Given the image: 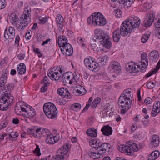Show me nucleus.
<instances>
[{
	"instance_id": "1",
	"label": "nucleus",
	"mask_w": 160,
	"mask_h": 160,
	"mask_svg": "<svg viewBox=\"0 0 160 160\" xmlns=\"http://www.w3.org/2000/svg\"><path fill=\"white\" fill-rule=\"evenodd\" d=\"M140 19L135 16L131 17L129 19H126L122 24L120 28H118L113 32L114 41L118 42L121 36L126 37L128 34L134 31V29L139 27L140 24Z\"/></svg>"
},
{
	"instance_id": "2",
	"label": "nucleus",
	"mask_w": 160,
	"mask_h": 160,
	"mask_svg": "<svg viewBox=\"0 0 160 160\" xmlns=\"http://www.w3.org/2000/svg\"><path fill=\"white\" fill-rule=\"evenodd\" d=\"M19 103L21 104L19 106H16L15 108L17 114L21 115L24 114L25 117L30 118H32L35 115V111L32 107L24 102H20Z\"/></svg>"
},
{
	"instance_id": "3",
	"label": "nucleus",
	"mask_w": 160,
	"mask_h": 160,
	"mask_svg": "<svg viewBox=\"0 0 160 160\" xmlns=\"http://www.w3.org/2000/svg\"><path fill=\"white\" fill-rule=\"evenodd\" d=\"M31 9L30 7H27L25 8L21 18L22 21L21 20L18 21L17 25L14 26L18 31L24 29L31 22Z\"/></svg>"
},
{
	"instance_id": "4",
	"label": "nucleus",
	"mask_w": 160,
	"mask_h": 160,
	"mask_svg": "<svg viewBox=\"0 0 160 160\" xmlns=\"http://www.w3.org/2000/svg\"><path fill=\"white\" fill-rule=\"evenodd\" d=\"M126 144V145L122 144L119 145L118 149L121 152L127 153L129 155H133L134 151H137L142 147L140 144H138L132 142H127Z\"/></svg>"
},
{
	"instance_id": "5",
	"label": "nucleus",
	"mask_w": 160,
	"mask_h": 160,
	"mask_svg": "<svg viewBox=\"0 0 160 160\" xmlns=\"http://www.w3.org/2000/svg\"><path fill=\"white\" fill-rule=\"evenodd\" d=\"M87 23L91 25L102 26L107 23V20L101 13L95 12L87 19Z\"/></svg>"
},
{
	"instance_id": "6",
	"label": "nucleus",
	"mask_w": 160,
	"mask_h": 160,
	"mask_svg": "<svg viewBox=\"0 0 160 160\" xmlns=\"http://www.w3.org/2000/svg\"><path fill=\"white\" fill-rule=\"evenodd\" d=\"M13 97L10 93L2 94L0 98V110L6 111L13 103Z\"/></svg>"
},
{
	"instance_id": "7",
	"label": "nucleus",
	"mask_w": 160,
	"mask_h": 160,
	"mask_svg": "<svg viewBox=\"0 0 160 160\" xmlns=\"http://www.w3.org/2000/svg\"><path fill=\"white\" fill-rule=\"evenodd\" d=\"M44 112L49 118L53 119L57 116L58 110L55 105L51 102L45 103L43 106Z\"/></svg>"
},
{
	"instance_id": "8",
	"label": "nucleus",
	"mask_w": 160,
	"mask_h": 160,
	"mask_svg": "<svg viewBox=\"0 0 160 160\" xmlns=\"http://www.w3.org/2000/svg\"><path fill=\"white\" fill-rule=\"evenodd\" d=\"M63 72H64V68L62 66H59L49 69L48 75L52 80H58L60 78L62 73Z\"/></svg>"
},
{
	"instance_id": "9",
	"label": "nucleus",
	"mask_w": 160,
	"mask_h": 160,
	"mask_svg": "<svg viewBox=\"0 0 160 160\" xmlns=\"http://www.w3.org/2000/svg\"><path fill=\"white\" fill-rule=\"evenodd\" d=\"M84 63L85 66L90 70L95 72L98 70V69L99 66V64L94 61V59L91 57L85 59Z\"/></svg>"
},
{
	"instance_id": "10",
	"label": "nucleus",
	"mask_w": 160,
	"mask_h": 160,
	"mask_svg": "<svg viewBox=\"0 0 160 160\" xmlns=\"http://www.w3.org/2000/svg\"><path fill=\"white\" fill-rule=\"evenodd\" d=\"M68 145H63L61 148L58 150V154L54 156L52 158L53 160H63L66 158L68 150Z\"/></svg>"
},
{
	"instance_id": "11",
	"label": "nucleus",
	"mask_w": 160,
	"mask_h": 160,
	"mask_svg": "<svg viewBox=\"0 0 160 160\" xmlns=\"http://www.w3.org/2000/svg\"><path fill=\"white\" fill-rule=\"evenodd\" d=\"M77 76L74 75L72 72H68L64 73L62 76V81L65 84L69 83L72 84L73 82H76L78 80Z\"/></svg>"
},
{
	"instance_id": "12",
	"label": "nucleus",
	"mask_w": 160,
	"mask_h": 160,
	"mask_svg": "<svg viewBox=\"0 0 160 160\" xmlns=\"http://www.w3.org/2000/svg\"><path fill=\"white\" fill-rule=\"evenodd\" d=\"M131 104V99H127L123 96H120L118 100V104L119 107H125L126 109H129Z\"/></svg>"
},
{
	"instance_id": "13",
	"label": "nucleus",
	"mask_w": 160,
	"mask_h": 160,
	"mask_svg": "<svg viewBox=\"0 0 160 160\" xmlns=\"http://www.w3.org/2000/svg\"><path fill=\"white\" fill-rule=\"evenodd\" d=\"M15 36V30L14 28L10 27L8 29L7 28L5 30L4 39L5 40L8 39V41L11 42Z\"/></svg>"
},
{
	"instance_id": "14",
	"label": "nucleus",
	"mask_w": 160,
	"mask_h": 160,
	"mask_svg": "<svg viewBox=\"0 0 160 160\" xmlns=\"http://www.w3.org/2000/svg\"><path fill=\"white\" fill-rule=\"evenodd\" d=\"M108 68L111 71L117 74H119L121 70V67L120 63L115 61L110 62Z\"/></svg>"
},
{
	"instance_id": "15",
	"label": "nucleus",
	"mask_w": 160,
	"mask_h": 160,
	"mask_svg": "<svg viewBox=\"0 0 160 160\" xmlns=\"http://www.w3.org/2000/svg\"><path fill=\"white\" fill-rule=\"evenodd\" d=\"M94 37L98 40L99 42L102 39L105 38L109 36L108 33L102 29L97 28L94 31Z\"/></svg>"
},
{
	"instance_id": "16",
	"label": "nucleus",
	"mask_w": 160,
	"mask_h": 160,
	"mask_svg": "<svg viewBox=\"0 0 160 160\" xmlns=\"http://www.w3.org/2000/svg\"><path fill=\"white\" fill-rule=\"evenodd\" d=\"M141 72H144L146 71L148 65V56L146 52H144L142 53L141 55Z\"/></svg>"
},
{
	"instance_id": "17",
	"label": "nucleus",
	"mask_w": 160,
	"mask_h": 160,
	"mask_svg": "<svg viewBox=\"0 0 160 160\" xmlns=\"http://www.w3.org/2000/svg\"><path fill=\"white\" fill-rule=\"evenodd\" d=\"M60 49L62 52L63 54L65 53L66 55L67 56L72 55L73 53V48L71 44L68 43L62 47Z\"/></svg>"
},
{
	"instance_id": "18",
	"label": "nucleus",
	"mask_w": 160,
	"mask_h": 160,
	"mask_svg": "<svg viewBox=\"0 0 160 160\" xmlns=\"http://www.w3.org/2000/svg\"><path fill=\"white\" fill-rule=\"evenodd\" d=\"M110 146L108 143H104L101 144L100 143L98 147H93V148L96 150H98L100 152H102V154L106 152L109 151Z\"/></svg>"
},
{
	"instance_id": "19",
	"label": "nucleus",
	"mask_w": 160,
	"mask_h": 160,
	"mask_svg": "<svg viewBox=\"0 0 160 160\" xmlns=\"http://www.w3.org/2000/svg\"><path fill=\"white\" fill-rule=\"evenodd\" d=\"M58 93L61 96L66 98H70V94L66 88H61L57 90Z\"/></svg>"
},
{
	"instance_id": "20",
	"label": "nucleus",
	"mask_w": 160,
	"mask_h": 160,
	"mask_svg": "<svg viewBox=\"0 0 160 160\" xmlns=\"http://www.w3.org/2000/svg\"><path fill=\"white\" fill-rule=\"evenodd\" d=\"M105 38L99 42L100 44L106 48L110 49L112 46V43L109 36Z\"/></svg>"
},
{
	"instance_id": "21",
	"label": "nucleus",
	"mask_w": 160,
	"mask_h": 160,
	"mask_svg": "<svg viewBox=\"0 0 160 160\" xmlns=\"http://www.w3.org/2000/svg\"><path fill=\"white\" fill-rule=\"evenodd\" d=\"M160 112V102L159 101H156L154 104L153 108L151 112V115L154 117Z\"/></svg>"
},
{
	"instance_id": "22",
	"label": "nucleus",
	"mask_w": 160,
	"mask_h": 160,
	"mask_svg": "<svg viewBox=\"0 0 160 160\" xmlns=\"http://www.w3.org/2000/svg\"><path fill=\"white\" fill-rule=\"evenodd\" d=\"M56 23L58 28L59 30L61 31L63 26V18L62 15L60 14H58L56 18Z\"/></svg>"
},
{
	"instance_id": "23",
	"label": "nucleus",
	"mask_w": 160,
	"mask_h": 160,
	"mask_svg": "<svg viewBox=\"0 0 160 160\" xmlns=\"http://www.w3.org/2000/svg\"><path fill=\"white\" fill-rule=\"evenodd\" d=\"M154 18L153 14L150 13L149 15L146 16L143 21L144 26L148 27L150 26L152 23Z\"/></svg>"
},
{
	"instance_id": "24",
	"label": "nucleus",
	"mask_w": 160,
	"mask_h": 160,
	"mask_svg": "<svg viewBox=\"0 0 160 160\" xmlns=\"http://www.w3.org/2000/svg\"><path fill=\"white\" fill-rule=\"evenodd\" d=\"M51 133L50 131L47 128H39L38 130V134L39 136L41 137L43 136L46 138Z\"/></svg>"
},
{
	"instance_id": "25",
	"label": "nucleus",
	"mask_w": 160,
	"mask_h": 160,
	"mask_svg": "<svg viewBox=\"0 0 160 160\" xmlns=\"http://www.w3.org/2000/svg\"><path fill=\"white\" fill-rule=\"evenodd\" d=\"M159 143V138L156 135H153L151 138L150 146L152 148L157 147Z\"/></svg>"
},
{
	"instance_id": "26",
	"label": "nucleus",
	"mask_w": 160,
	"mask_h": 160,
	"mask_svg": "<svg viewBox=\"0 0 160 160\" xmlns=\"http://www.w3.org/2000/svg\"><path fill=\"white\" fill-rule=\"evenodd\" d=\"M103 134L105 136H108L112 134V127L108 125L103 126L101 129Z\"/></svg>"
},
{
	"instance_id": "27",
	"label": "nucleus",
	"mask_w": 160,
	"mask_h": 160,
	"mask_svg": "<svg viewBox=\"0 0 160 160\" xmlns=\"http://www.w3.org/2000/svg\"><path fill=\"white\" fill-rule=\"evenodd\" d=\"M149 58L152 62H156L159 58L158 52L155 50L151 52L149 54Z\"/></svg>"
},
{
	"instance_id": "28",
	"label": "nucleus",
	"mask_w": 160,
	"mask_h": 160,
	"mask_svg": "<svg viewBox=\"0 0 160 160\" xmlns=\"http://www.w3.org/2000/svg\"><path fill=\"white\" fill-rule=\"evenodd\" d=\"M9 20L10 22L14 26L17 25V23L19 20L18 16L14 13H12L9 17Z\"/></svg>"
},
{
	"instance_id": "29",
	"label": "nucleus",
	"mask_w": 160,
	"mask_h": 160,
	"mask_svg": "<svg viewBox=\"0 0 160 160\" xmlns=\"http://www.w3.org/2000/svg\"><path fill=\"white\" fill-rule=\"evenodd\" d=\"M58 42L59 47L60 48L68 43V39L66 37L60 36L58 37Z\"/></svg>"
},
{
	"instance_id": "30",
	"label": "nucleus",
	"mask_w": 160,
	"mask_h": 160,
	"mask_svg": "<svg viewBox=\"0 0 160 160\" xmlns=\"http://www.w3.org/2000/svg\"><path fill=\"white\" fill-rule=\"evenodd\" d=\"M55 138H56V136H54L51 133L50 135H49L46 137L45 141L46 143L48 144H53L58 141V139H55Z\"/></svg>"
},
{
	"instance_id": "31",
	"label": "nucleus",
	"mask_w": 160,
	"mask_h": 160,
	"mask_svg": "<svg viewBox=\"0 0 160 160\" xmlns=\"http://www.w3.org/2000/svg\"><path fill=\"white\" fill-rule=\"evenodd\" d=\"M94 150L89 151L88 152V154L91 158L93 159L98 158H100V156L102 154V152H100L98 151H95V152H93Z\"/></svg>"
},
{
	"instance_id": "32",
	"label": "nucleus",
	"mask_w": 160,
	"mask_h": 160,
	"mask_svg": "<svg viewBox=\"0 0 160 160\" xmlns=\"http://www.w3.org/2000/svg\"><path fill=\"white\" fill-rule=\"evenodd\" d=\"M38 128H37L36 127H32L28 129L27 131L29 134L33 135V136L35 137L39 138L40 136H39L38 134Z\"/></svg>"
},
{
	"instance_id": "33",
	"label": "nucleus",
	"mask_w": 160,
	"mask_h": 160,
	"mask_svg": "<svg viewBox=\"0 0 160 160\" xmlns=\"http://www.w3.org/2000/svg\"><path fill=\"white\" fill-rule=\"evenodd\" d=\"M17 71L18 74L22 75L24 74L26 71V67L23 63H20L17 67Z\"/></svg>"
},
{
	"instance_id": "34",
	"label": "nucleus",
	"mask_w": 160,
	"mask_h": 160,
	"mask_svg": "<svg viewBox=\"0 0 160 160\" xmlns=\"http://www.w3.org/2000/svg\"><path fill=\"white\" fill-rule=\"evenodd\" d=\"M159 152L157 150L153 151L148 156V160H154L157 159L159 155Z\"/></svg>"
},
{
	"instance_id": "35",
	"label": "nucleus",
	"mask_w": 160,
	"mask_h": 160,
	"mask_svg": "<svg viewBox=\"0 0 160 160\" xmlns=\"http://www.w3.org/2000/svg\"><path fill=\"white\" fill-rule=\"evenodd\" d=\"M133 0H118V2L120 4H123L124 6L127 7H130L133 2Z\"/></svg>"
},
{
	"instance_id": "36",
	"label": "nucleus",
	"mask_w": 160,
	"mask_h": 160,
	"mask_svg": "<svg viewBox=\"0 0 160 160\" xmlns=\"http://www.w3.org/2000/svg\"><path fill=\"white\" fill-rule=\"evenodd\" d=\"M86 133L88 136L92 137H96L97 135V130L93 128L88 129Z\"/></svg>"
},
{
	"instance_id": "37",
	"label": "nucleus",
	"mask_w": 160,
	"mask_h": 160,
	"mask_svg": "<svg viewBox=\"0 0 160 160\" xmlns=\"http://www.w3.org/2000/svg\"><path fill=\"white\" fill-rule=\"evenodd\" d=\"M130 90L131 89L128 88L124 90L122 92L120 96H123L124 98H125L129 99H131L130 97H131V94H130Z\"/></svg>"
},
{
	"instance_id": "38",
	"label": "nucleus",
	"mask_w": 160,
	"mask_h": 160,
	"mask_svg": "<svg viewBox=\"0 0 160 160\" xmlns=\"http://www.w3.org/2000/svg\"><path fill=\"white\" fill-rule=\"evenodd\" d=\"M14 87V84L12 83H10L4 86L3 87L2 90L5 91V92H9L12 90L13 89Z\"/></svg>"
},
{
	"instance_id": "39",
	"label": "nucleus",
	"mask_w": 160,
	"mask_h": 160,
	"mask_svg": "<svg viewBox=\"0 0 160 160\" xmlns=\"http://www.w3.org/2000/svg\"><path fill=\"white\" fill-rule=\"evenodd\" d=\"M127 70L130 73H134L138 72L139 70L134 65H128V67H127Z\"/></svg>"
},
{
	"instance_id": "40",
	"label": "nucleus",
	"mask_w": 160,
	"mask_h": 160,
	"mask_svg": "<svg viewBox=\"0 0 160 160\" xmlns=\"http://www.w3.org/2000/svg\"><path fill=\"white\" fill-rule=\"evenodd\" d=\"M108 57L105 55L104 56L99 57L98 59V62L100 63L101 65H105L107 60Z\"/></svg>"
},
{
	"instance_id": "41",
	"label": "nucleus",
	"mask_w": 160,
	"mask_h": 160,
	"mask_svg": "<svg viewBox=\"0 0 160 160\" xmlns=\"http://www.w3.org/2000/svg\"><path fill=\"white\" fill-rule=\"evenodd\" d=\"M101 101V98L98 97L96 98L91 104V107L92 108H96L98 104Z\"/></svg>"
},
{
	"instance_id": "42",
	"label": "nucleus",
	"mask_w": 160,
	"mask_h": 160,
	"mask_svg": "<svg viewBox=\"0 0 160 160\" xmlns=\"http://www.w3.org/2000/svg\"><path fill=\"white\" fill-rule=\"evenodd\" d=\"M89 145H95V146L93 147H98L100 144L99 141L98 140H97L96 139H92L89 141Z\"/></svg>"
},
{
	"instance_id": "43",
	"label": "nucleus",
	"mask_w": 160,
	"mask_h": 160,
	"mask_svg": "<svg viewBox=\"0 0 160 160\" xmlns=\"http://www.w3.org/2000/svg\"><path fill=\"white\" fill-rule=\"evenodd\" d=\"M18 136V132H11V133L8 135L7 138L10 140H12L14 138H17Z\"/></svg>"
},
{
	"instance_id": "44",
	"label": "nucleus",
	"mask_w": 160,
	"mask_h": 160,
	"mask_svg": "<svg viewBox=\"0 0 160 160\" xmlns=\"http://www.w3.org/2000/svg\"><path fill=\"white\" fill-rule=\"evenodd\" d=\"M81 108V104L78 103H75L71 106V109L75 111L79 110Z\"/></svg>"
},
{
	"instance_id": "45",
	"label": "nucleus",
	"mask_w": 160,
	"mask_h": 160,
	"mask_svg": "<svg viewBox=\"0 0 160 160\" xmlns=\"http://www.w3.org/2000/svg\"><path fill=\"white\" fill-rule=\"evenodd\" d=\"M49 85V83L48 82H43V86L41 89V91L42 92H46L47 90V87Z\"/></svg>"
},
{
	"instance_id": "46",
	"label": "nucleus",
	"mask_w": 160,
	"mask_h": 160,
	"mask_svg": "<svg viewBox=\"0 0 160 160\" xmlns=\"http://www.w3.org/2000/svg\"><path fill=\"white\" fill-rule=\"evenodd\" d=\"M150 35L149 34H144L142 37V42L143 43L146 42L148 39Z\"/></svg>"
},
{
	"instance_id": "47",
	"label": "nucleus",
	"mask_w": 160,
	"mask_h": 160,
	"mask_svg": "<svg viewBox=\"0 0 160 160\" xmlns=\"http://www.w3.org/2000/svg\"><path fill=\"white\" fill-rule=\"evenodd\" d=\"M39 23L41 24H44L46 23L48 21V18L47 17H40L39 18Z\"/></svg>"
},
{
	"instance_id": "48",
	"label": "nucleus",
	"mask_w": 160,
	"mask_h": 160,
	"mask_svg": "<svg viewBox=\"0 0 160 160\" xmlns=\"http://www.w3.org/2000/svg\"><path fill=\"white\" fill-rule=\"evenodd\" d=\"M151 7V5L149 4L148 3H145L144 4L143 6V10H142L145 12L148 10V9H150Z\"/></svg>"
},
{
	"instance_id": "49",
	"label": "nucleus",
	"mask_w": 160,
	"mask_h": 160,
	"mask_svg": "<svg viewBox=\"0 0 160 160\" xmlns=\"http://www.w3.org/2000/svg\"><path fill=\"white\" fill-rule=\"evenodd\" d=\"M147 86L148 88L151 89L155 87V84L154 82H150L147 84Z\"/></svg>"
},
{
	"instance_id": "50",
	"label": "nucleus",
	"mask_w": 160,
	"mask_h": 160,
	"mask_svg": "<svg viewBox=\"0 0 160 160\" xmlns=\"http://www.w3.org/2000/svg\"><path fill=\"white\" fill-rule=\"evenodd\" d=\"M6 5L5 0H0V9L4 8Z\"/></svg>"
},
{
	"instance_id": "51",
	"label": "nucleus",
	"mask_w": 160,
	"mask_h": 160,
	"mask_svg": "<svg viewBox=\"0 0 160 160\" xmlns=\"http://www.w3.org/2000/svg\"><path fill=\"white\" fill-rule=\"evenodd\" d=\"M152 102V99L150 97L147 98L144 101V102L146 105L150 104H151Z\"/></svg>"
},
{
	"instance_id": "52",
	"label": "nucleus",
	"mask_w": 160,
	"mask_h": 160,
	"mask_svg": "<svg viewBox=\"0 0 160 160\" xmlns=\"http://www.w3.org/2000/svg\"><path fill=\"white\" fill-rule=\"evenodd\" d=\"M34 152L36 153L38 156H39L41 155V153L40 152V148L38 145H36V148L34 150Z\"/></svg>"
},
{
	"instance_id": "53",
	"label": "nucleus",
	"mask_w": 160,
	"mask_h": 160,
	"mask_svg": "<svg viewBox=\"0 0 160 160\" xmlns=\"http://www.w3.org/2000/svg\"><path fill=\"white\" fill-rule=\"evenodd\" d=\"M155 27L156 30L160 29V19H159L155 22Z\"/></svg>"
},
{
	"instance_id": "54",
	"label": "nucleus",
	"mask_w": 160,
	"mask_h": 160,
	"mask_svg": "<svg viewBox=\"0 0 160 160\" xmlns=\"http://www.w3.org/2000/svg\"><path fill=\"white\" fill-rule=\"evenodd\" d=\"M116 13L118 17L120 18L122 15V12L119 9H118L115 10Z\"/></svg>"
},
{
	"instance_id": "55",
	"label": "nucleus",
	"mask_w": 160,
	"mask_h": 160,
	"mask_svg": "<svg viewBox=\"0 0 160 160\" xmlns=\"http://www.w3.org/2000/svg\"><path fill=\"white\" fill-rule=\"evenodd\" d=\"M8 123L7 121H4L2 122L0 125V129H2L5 128L8 125Z\"/></svg>"
},
{
	"instance_id": "56",
	"label": "nucleus",
	"mask_w": 160,
	"mask_h": 160,
	"mask_svg": "<svg viewBox=\"0 0 160 160\" xmlns=\"http://www.w3.org/2000/svg\"><path fill=\"white\" fill-rule=\"evenodd\" d=\"M32 48L33 49V51L36 54H38L39 53H40V52H41L39 48H36L34 45L32 46Z\"/></svg>"
},
{
	"instance_id": "57",
	"label": "nucleus",
	"mask_w": 160,
	"mask_h": 160,
	"mask_svg": "<svg viewBox=\"0 0 160 160\" xmlns=\"http://www.w3.org/2000/svg\"><path fill=\"white\" fill-rule=\"evenodd\" d=\"M78 42L80 45H82L83 46H84V44L83 43V41L82 38L81 37H78Z\"/></svg>"
},
{
	"instance_id": "58",
	"label": "nucleus",
	"mask_w": 160,
	"mask_h": 160,
	"mask_svg": "<svg viewBox=\"0 0 160 160\" xmlns=\"http://www.w3.org/2000/svg\"><path fill=\"white\" fill-rule=\"evenodd\" d=\"M160 68V62H158L156 68L153 70L154 73H156L158 70Z\"/></svg>"
},
{
	"instance_id": "59",
	"label": "nucleus",
	"mask_w": 160,
	"mask_h": 160,
	"mask_svg": "<svg viewBox=\"0 0 160 160\" xmlns=\"http://www.w3.org/2000/svg\"><path fill=\"white\" fill-rule=\"evenodd\" d=\"M19 40H20V38L19 36V35H17L16 37V38H15V44H17L18 46H19Z\"/></svg>"
},
{
	"instance_id": "60",
	"label": "nucleus",
	"mask_w": 160,
	"mask_h": 160,
	"mask_svg": "<svg viewBox=\"0 0 160 160\" xmlns=\"http://www.w3.org/2000/svg\"><path fill=\"white\" fill-rule=\"evenodd\" d=\"M19 60H22L23 59L25 58V55L22 53L19 54L17 56Z\"/></svg>"
},
{
	"instance_id": "61",
	"label": "nucleus",
	"mask_w": 160,
	"mask_h": 160,
	"mask_svg": "<svg viewBox=\"0 0 160 160\" xmlns=\"http://www.w3.org/2000/svg\"><path fill=\"white\" fill-rule=\"evenodd\" d=\"M155 73H154V72H153V70H152L151 71L149 72L146 75V78L150 77L152 75L155 74Z\"/></svg>"
},
{
	"instance_id": "62",
	"label": "nucleus",
	"mask_w": 160,
	"mask_h": 160,
	"mask_svg": "<svg viewBox=\"0 0 160 160\" xmlns=\"http://www.w3.org/2000/svg\"><path fill=\"white\" fill-rule=\"evenodd\" d=\"M7 80H0V87H3L5 84L6 83Z\"/></svg>"
},
{
	"instance_id": "63",
	"label": "nucleus",
	"mask_w": 160,
	"mask_h": 160,
	"mask_svg": "<svg viewBox=\"0 0 160 160\" xmlns=\"http://www.w3.org/2000/svg\"><path fill=\"white\" fill-rule=\"evenodd\" d=\"M90 105H91V104H87L85 107L83 108L82 111V112L87 111L88 108H89V107L90 106Z\"/></svg>"
},
{
	"instance_id": "64",
	"label": "nucleus",
	"mask_w": 160,
	"mask_h": 160,
	"mask_svg": "<svg viewBox=\"0 0 160 160\" xmlns=\"http://www.w3.org/2000/svg\"><path fill=\"white\" fill-rule=\"evenodd\" d=\"M75 91L76 92V93L78 94L79 95L81 94H82V91L80 90H79L78 89L76 88V89H74L73 92L75 94Z\"/></svg>"
}]
</instances>
